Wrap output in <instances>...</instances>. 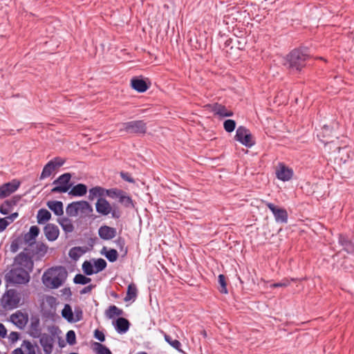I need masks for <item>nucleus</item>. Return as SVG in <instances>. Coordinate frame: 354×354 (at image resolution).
I'll return each mask as SVG.
<instances>
[{"label": "nucleus", "mask_w": 354, "mask_h": 354, "mask_svg": "<svg viewBox=\"0 0 354 354\" xmlns=\"http://www.w3.org/2000/svg\"><path fill=\"white\" fill-rule=\"evenodd\" d=\"M310 58L308 48L301 47L291 50L286 57L283 65L291 72H301Z\"/></svg>", "instance_id": "nucleus-1"}, {"label": "nucleus", "mask_w": 354, "mask_h": 354, "mask_svg": "<svg viewBox=\"0 0 354 354\" xmlns=\"http://www.w3.org/2000/svg\"><path fill=\"white\" fill-rule=\"evenodd\" d=\"M68 277L66 269L57 266L48 269L42 275L43 283L49 288L55 289L61 286Z\"/></svg>", "instance_id": "nucleus-2"}, {"label": "nucleus", "mask_w": 354, "mask_h": 354, "mask_svg": "<svg viewBox=\"0 0 354 354\" xmlns=\"http://www.w3.org/2000/svg\"><path fill=\"white\" fill-rule=\"evenodd\" d=\"M8 283L13 285L26 284L29 282L30 272L14 266L5 276Z\"/></svg>", "instance_id": "nucleus-3"}, {"label": "nucleus", "mask_w": 354, "mask_h": 354, "mask_svg": "<svg viewBox=\"0 0 354 354\" xmlns=\"http://www.w3.org/2000/svg\"><path fill=\"white\" fill-rule=\"evenodd\" d=\"M147 129V124L144 120H132L122 123L120 131L129 134L144 135Z\"/></svg>", "instance_id": "nucleus-4"}, {"label": "nucleus", "mask_w": 354, "mask_h": 354, "mask_svg": "<svg viewBox=\"0 0 354 354\" xmlns=\"http://www.w3.org/2000/svg\"><path fill=\"white\" fill-rule=\"evenodd\" d=\"M14 266L32 272L34 267L32 258L24 250L18 254L14 259Z\"/></svg>", "instance_id": "nucleus-5"}, {"label": "nucleus", "mask_w": 354, "mask_h": 354, "mask_svg": "<svg viewBox=\"0 0 354 354\" xmlns=\"http://www.w3.org/2000/svg\"><path fill=\"white\" fill-rule=\"evenodd\" d=\"M71 174L70 173H65L59 176L53 183V185H58L51 189L52 193H66L68 191L71 185L70 180Z\"/></svg>", "instance_id": "nucleus-6"}, {"label": "nucleus", "mask_w": 354, "mask_h": 354, "mask_svg": "<svg viewBox=\"0 0 354 354\" xmlns=\"http://www.w3.org/2000/svg\"><path fill=\"white\" fill-rule=\"evenodd\" d=\"M19 301L20 298L16 291L12 289L7 290L0 300L1 304L5 309L16 308Z\"/></svg>", "instance_id": "nucleus-7"}, {"label": "nucleus", "mask_w": 354, "mask_h": 354, "mask_svg": "<svg viewBox=\"0 0 354 354\" xmlns=\"http://www.w3.org/2000/svg\"><path fill=\"white\" fill-rule=\"evenodd\" d=\"M234 139L247 147H251L254 145L250 130L243 126L237 128Z\"/></svg>", "instance_id": "nucleus-8"}, {"label": "nucleus", "mask_w": 354, "mask_h": 354, "mask_svg": "<svg viewBox=\"0 0 354 354\" xmlns=\"http://www.w3.org/2000/svg\"><path fill=\"white\" fill-rule=\"evenodd\" d=\"M48 246L42 242H36L31 246L24 248V250L33 259L40 260L47 252Z\"/></svg>", "instance_id": "nucleus-9"}, {"label": "nucleus", "mask_w": 354, "mask_h": 354, "mask_svg": "<svg viewBox=\"0 0 354 354\" xmlns=\"http://www.w3.org/2000/svg\"><path fill=\"white\" fill-rule=\"evenodd\" d=\"M265 205L273 214L277 223H288V214L286 209L279 207L270 202H265Z\"/></svg>", "instance_id": "nucleus-10"}, {"label": "nucleus", "mask_w": 354, "mask_h": 354, "mask_svg": "<svg viewBox=\"0 0 354 354\" xmlns=\"http://www.w3.org/2000/svg\"><path fill=\"white\" fill-rule=\"evenodd\" d=\"M20 182L12 180L0 186V199L6 198L16 192L20 186Z\"/></svg>", "instance_id": "nucleus-11"}, {"label": "nucleus", "mask_w": 354, "mask_h": 354, "mask_svg": "<svg viewBox=\"0 0 354 354\" xmlns=\"http://www.w3.org/2000/svg\"><path fill=\"white\" fill-rule=\"evenodd\" d=\"M11 322L19 329H24L28 322V315L20 310H17L10 316Z\"/></svg>", "instance_id": "nucleus-12"}, {"label": "nucleus", "mask_w": 354, "mask_h": 354, "mask_svg": "<svg viewBox=\"0 0 354 354\" xmlns=\"http://www.w3.org/2000/svg\"><path fill=\"white\" fill-rule=\"evenodd\" d=\"M276 176L279 180L282 181H288L290 180L293 176V171L288 168L283 163H279L276 170Z\"/></svg>", "instance_id": "nucleus-13"}, {"label": "nucleus", "mask_w": 354, "mask_h": 354, "mask_svg": "<svg viewBox=\"0 0 354 354\" xmlns=\"http://www.w3.org/2000/svg\"><path fill=\"white\" fill-rule=\"evenodd\" d=\"M39 342L46 354H50L53 349L54 338L48 334L43 333L39 337Z\"/></svg>", "instance_id": "nucleus-14"}, {"label": "nucleus", "mask_w": 354, "mask_h": 354, "mask_svg": "<svg viewBox=\"0 0 354 354\" xmlns=\"http://www.w3.org/2000/svg\"><path fill=\"white\" fill-rule=\"evenodd\" d=\"M39 233V228L36 225H32L30 227L28 232L21 235L26 247L31 246V245L36 243V237L38 236Z\"/></svg>", "instance_id": "nucleus-15"}, {"label": "nucleus", "mask_w": 354, "mask_h": 354, "mask_svg": "<svg viewBox=\"0 0 354 354\" xmlns=\"http://www.w3.org/2000/svg\"><path fill=\"white\" fill-rule=\"evenodd\" d=\"M339 243L348 254L354 253V238H350L348 236L340 234L339 236Z\"/></svg>", "instance_id": "nucleus-16"}, {"label": "nucleus", "mask_w": 354, "mask_h": 354, "mask_svg": "<svg viewBox=\"0 0 354 354\" xmlns=\"http://www.w3.org/2000/svg\"><path fill=\"white\" fill-rule=\"evenodd\" d=\"M44 232L45 236L49 241H55L59 234V230L58 227L53 223H48L44 227Z\"/></svg>", "instance_id": "nucleus-17"}, {"label": "nucleus", "mask_w": 354, "mask_h": 354, "mask_svg": "<svg viewBox=\"0 0 354 354\" xmlns=\"http://www.w3.org/2000/svg\"><path fill=\"white\" fill-rule=\"evenodd\" d=\"M95 209L99 214L106 216L111 212V205L106 199L99 198L95 204Z\"/></svg>", "instance_id": "nucleus-18"}, {"label": "nucleus", "mask_w": 354, "mask_h": 354, "mask_svg": "<svg viewBox=\"0 0 354 354\" xmlns=\"http://www.w3.org/2000/svg\"><path fill=\"white\" fill-rule=\"evenodd\" d=\"M41 331L39 318L37 316H32L30 318L29 335L34 338H37L41 335Z\"/></svg>", "instance_id": "nucleus-19"}, {"label": "nucleus", "mask_w": 354, "mask_h": 354, "mask_svg": "<svg viewBox=\"0 0 354 354\" xmlns=\"http://www.w3.org/2000/svg\"><path fill=\"white\" fill-rule=\"evenodd\" d=\"M116 229L107 225L101 226L98 230L99 236L103 240H111L116 236Z\"/></svg>", "instance_id": "nucleus-20"}, {"label": "nucleus", "mask_w": 354, "mask_h": 354, "mask_svg": "<svg viewBox=\"0 0 354 354\" xmlns=\"http://www.w3.org/2000/svg\"><path fill=\"white\" fill-rule=\"evenodd\" d=\"M212 111L214 113V115H216L221 118L231 117L234 115V113L232 111L227 110L225 106L218 103L214 104L212 105Z\"/></svg>", "instance_id": "nucleus-21"}, {"label": "nucleus", "mask_w": 354, "mask_h": 354, "mask_svg": "<svg viewBox=\"0 0 354 354\" xmlns=\"http://www.w3.org/2000/svg\"><path fill=\"white\" fill-rule=\"evenodd\" d=\"M131 85L134 90L139 93H143L149 88L146 82L143 79L138 77L132 78L131 80Z\"/></svg>", "instance_id": "nucleus-22"}, {"label": "nucleus", "mask_w": 354, "mask_h": 354, "mask_svg": "<svg viewBox=\"0 0 354 354\" xmlns=\"http://www.w3.org/2000/svg\"><path fill=\"white\" fill-rule=\"evenodd\" d=\"M129 322L124 317H119L116 319L114 327L118 333H125L129 328Z\"/></svg>", "instance_id": "nucleus-23"}, {"label": "nucleus", "mask_w": 354, "mask_h": 354, "mask_svg": "<svg viewBox=\"0 0 354 354\" xmlns=\"http://www.w3.org/2000/svg\"><path fill=\"white\" fill-rule=\"evenodd\" d=\"M46 205L56 216H62L64 214L62 202L58 201H49L47 202Z\"/></svg>", "instance_id": "nucleus-24"}, {"label": "nucleus", "mask_w": 354, "mask_h": 354, "mask_svg": "<svg viewBox=\"0 0 354 354\" xmlns=\"http://www.w3.org/2000/svg\"><path fill=\"white\" fill-rule=\"evenodd\" d=\"M77 213L84 216L90 215L93 209L92 206L86 201H77Z\"/></svg>", "instance_id": "nucleus-25"}, {"label": "nucleus", "mask_w": 354, "mask_h": 354, "mask_svg": "<svg viewBox=\"0 0 354 354\" xmlns=\"http://www.w3.org/2000/svg\"><path fill=\"white\" fill-rule=\"evenodd\" d=\"M332 133L333 128L329 125L324 124L322 129V131L317 135V136L323 142H333V140H329L332 136Z\"/></svg>", "instance_id": "nucleus-26"}, {"label": "nucleus", "mask_w": 354, "mask_h": 354, "mask_svg": "<svg viewBox=\"0 0 354 354\" xmlns=\"http://www.w3.org/2000/svg\"><path fill=\"white\" fill-rule=\"evenodd\" d=\"M87 192V187L84 184L79 183L73 186L69 191L68 194L73 196H83Z\"/></svg>", "instance_id": "nucleus-27"}, {"label": "nucleus", "mask_w": 354, "mask_h": 354, "mask_svg": "<svg viewBox=\"0 0 354 354\" xmlns=\"http://www.w3.org/2000/svg\"><path fill=\"white\" fill-rule=\"evenodd\" d=\"M118 202L127 208H134V203L131 197L124 191H122V194L118 198Z\"/></svg>", "instance_id": "nucleus-28"}, {"label": "nucleus", "mask_w": 354, "mask_h": 354, "mask_svg": "<svg viewBox=\"0 0 354 354\" xmlns=\"http://www.w3.org/2000/svg\"><path fill=\"white\" fill-rule=\"evenodd\" d=\"M51 218L50 212L46 209L42 208L37 212V219L39 224H43Z\"/></svg>", "instance_id": "nucleus-29"}, {"label": "nucleus", "mask_w": 354, "mask_h": 354, "mask_svg": "<svg viewBox=\"0 0 354 354\" xmlns=\"http://www.w3.org/2000/svg\"><path fill=\"white\" fill-rule=\"evenodd\" d=\"M105 189L101 187L96 186L89 189L88 192V199L90 201L94 200L95 198H103L104 196Z\"/></svg>", "instance_id": "nucleus-30"}, {"label": "nucleus", "mask_w": 354, "mask_h": 354, "mask_svg": "<svg viewBox=\"0 0 354 354\" xmlns=\"http://www.w3.org/2000/svg\"><path fill=\"white\" fill-rule=\"evenodd\" d=\"M26 245L25 242H24V239L22 236H19L16 238H15L10 244V251L12 253H15L18 251V250L20 248H22L23 246Z\"/></svg>", "instance_id": "nucleus-31"}, {"label": "nucleus", "mask_w": 354, "mask_h": 354, "mask_svg": "<svg viewBox=\"0 0 354 354\" xmlns=\"http://www.w3.org/2000/svg\"><path fill=\"white\" fill-rule=\"evenodd\" d=\"M58 223L66 233L72 232L74 230V226L71 221L68 218H59Z\"/></svg>", "instance_id": "nucleus-32"}, {"label": "nucleus", "mask_w": 354, "mask_h": 354, "mask_svg": "<svg viewBox=\"0 0 354 354\" xmlns=\"http://www.w3.org/2000/svg\"><path fill=\"white\" fill-rule=\"evenodd\" d=\"M123 313L124 312L122 309L118 308L114 305L110 306L105 311V315L109 319H113L115 316H121Z\"/></svg>", "instance_id": "nucleus-33"}, {"label": "nucleus", "mask_w": 354, "mask_h": 354, "mask_svg": "<svg viewBox=\"0 0 354 354\" xmlns=\"http://www.w3.org/2000/svg\"><path fill=\"white\" fill-rule=\"evenodd\" d=\"M55 170L53 162H48L43 168L39 179L43 180L49 177Z\"/></svg>", "instance_id": "nucleus-34"}, {"label": "nucleus", "mask_w": 354, "mask_h": 354, "mask_svg": "<svg viewBox=\"0 0 354 354\" xmlns=\"http://www.w3.org/2000/svg\"><path fill=\"white\" fill-rule=\"evenodd\" d=\"M106 250V247H104L102 250V254H104L110 262H115L118 258V253L117 250L115 249H110L108 251L104 252Z\"/></svg>", "instance_id": "nucleus-35"}, {"label": "nucleus", "mask_w": 354, "mask_h": 354, "mask_svg": "<svg viewBox=\"0 0 354 354\" xmlns=\"http://www.w3.org/2000/svg\"><path fill=\"white\" fill-rule=\"evenodd\" d=\"M62 317L68 322H74V315L69 304H66L62 311Z\"/></svg>", "instance_id": "nucleus-36"}, {"label": "nucleus", "mask_w": 354, "mask_h": 354, "mask_svg": "<svg viewBox=\"0 0 354 354\" xmlns=\"http://www.w3.org/2000/svg\"><path fill=\"white\" fill-rule=\"evenodd\" d=\"M138 290L136 286L133 283H131L128 286L127 295L124 298L125 301H128L131 299H135L137 297Z\"/></svg>", "instance_id": "nucleus-37"}, {"label": "nucleus", "mask_w": 354, "mask_h": 354, "mask_svg": "<svg viewBox=\"0 0 354 354\" xmlns=\"http://www.w3.org/2000/svg\"><path fill=\"white\" fill-rule=\"evenodd\" d=\"M85 250L81 247H73L68 252L69 257L73 260H77L84 253Z\"/></svg>", "instance_id": "nucleus-38"}, {"label": "nucleus", "mask_w": 354, "mask_h": 354, "mask_svg": "<svg viewBox=\"0 0 354 354\" xmlns=\"http://www.w3.org/2000/svg\"><path fill=\"white\" fill-rule=\"evenodd\" d=\"M93 346L97 354H112L109 348L99 342H94Z\"/></svg>", "instance_id": "nucleus-39"}, {"label": "nucleus", "mask_w": 354, "mask_h": 354, "mask_svg": "<svg viewBox=\"0 0 354 354\" xmlns=\"http://www.w3.org/2000/svg\"><path fill=\"white\" fill-rule=\"evenodd\" d=\"M77 201L69 203L66 208V212L67 215L69 216H77Z\"/></svg>", "instance_id": "nucleus-40"}, {"label": "nucleus", "mask_w": 354, "mask_h": 354, "mask_svg": "<svg viewBox=\"0 0 354 354\" xmlns=\"http://www.w3.org/2000/svg\"><path fill=\"white\" fill-rule=\"evenodd\" d=\"M165 340L173 348L178 350V351H181L180 346L181 344L180 342L177 339H173L171 336L169 335L165 334L164 335Z\"/></svg>", "instance_id": "nucleus-41"}, {"label": "nucleus", "mask_w": 354, "mask_h": 354, "mask_svg": "<svg viewBox=\"0 0 354 354\" xmlns=\"http://www.w3.org/2000/svg\"><path fill=\"white\" fill-rule=\"evenodd\" d=\"M82 270L86 275H92L95 274V270L93 268V264L88 261H85L82 264Z\"/></svg>", "instance_id": "nucleus-42"}, {"label": "nucleus", "mask_w": 354, "mask_h": 354, "mask_svg": "<svg viewBox=\"0 0 354 354\" xmlns=\"http://www.w3.org/2000/svg\"><path fill=\"white\" fill-rule=\"evenodd\" d=\"M122 189H119L117 188H112L109 189H106L104 191V195L111 198H118L121 194H122Z\"/></svg>", "instance_id": "nucleus-43"}, {"label": "nucleus", "mask_w": 354, "mask_h": 354, "mask_svg": "<svg viewBox=\"0 0 354 354\" xmlns=\"http://www.w3.org/2000/svg\"><path fill=\"white\" fill-rule=\"evenodd\" d=\"M106 265L107 263L106 261L102 258L95 260L94 262V270H95V273H98L104 270L106 267Z\"/></svg>", "instance_id": "nucleus-44"}, {"label": "nucleus", "mask_w": 354, "mask_h": 354, "mask_svg": "<svg viewBox=\"0 0 354 354\" xmlns=\"http://www.w3.org/2000/svg\"><path fill=\"white\" fill-rule=\"evenodd\" d=\"M91 278L86 277L82 274H77L73 279V282L75 283L81 285H85L91 282Z\"/></svg>", "instance_id": "nucleus-45"}, {"label": "nucleus", "mask_w": 354, "mask_h": 354, "mask_svg": "<svg viewBox=\"0 0 354 354\" xmlns=\"http://www.w3.org/2000/svg\"><path fill=\"white\" fill-rule=\"evenodd\" d=\"M218 283L220 285L219 287V291L221 293L227 294V283L225 275L221 274L218 275Z\"/></svg>", "instance_id": "nucleus-46"}, {"label": "nucleus", "mask_w": 354, "mask_h": 354, "mask_svg": "<svg viewBox=\"0 0 354 354\" xmlns=\"http://www.w3.org/2000/svg\"><path fill=\"white\" fill-rule=\"evenodd\" d=\"M115 243L116 246L120 249V252H123V255L125 256L127 254V248H125V240L124 238L119 236Z\"/></svg>", "instance_id": "nucleus-47"}, {"label": "nucleus", "mask_w": 354, "mask_h": 354, "mask_svg": "<svg viewBox=\"0 0 354 354\" xmlns=\"http://www.w3.org/2000/svg\"><path fill=\"white\" fill-rule=\"evenodd\" d=\"M224 129L228 132H232L236 128V122L234 120L227 119L223 123Z\"/></svg>", "instance_id": "nucleus-48"}, {"label": "nucleus", "mask_w": 354, "mask_h": 354, "mask_svg": "<svg viewBox=\"0 0 354 354\" xmlns=\"http://www.w3.org/2000/svg\"><path fill=\"white\" fill-rule=\"evenodd\" d=\"M13 207V205H11L10 203L8 200H6L3 202V203L0 206V213L6 215L9 213L11 209Z\"/></svg>", "instance_id": "nucleus-49"}, {"label": "nucleus", "mask_w": 354, "mask_h": 354, "mask_svg": "<svg viewBox=\"0 0 354 354\" xmlns=\"http://www.w3.org/2000/svg\"><path fill=\"white\" fill-rule=\"evenodd\" d=\"M66 342L70 345H74L76 343V335L74 330H68L66 336Z\"/></svg>", "instance_id": "nucleus-50"}, {"label": "nucleus", "mask_w": 354, "mask_h": 354, "mask_svg": "<svg viewBox=\"0 0 354 354\" xmlns=\"http://www.w3.org/2000/svg\"><path fill=\"white\" fill-rule=\"evenodd\" d=\"M110 213L111 214V217L113 218H119L122 216V212L115 205L111 206V212Z\"/></svg>", "instance_id": "nucleus-51"}, {"label": "nucleus", "mask_w": 354, "mask_h": 354, "mask_svg": "<svg viewBox=\"0 0 354 354\" xmlns=\"http://www.w3.org/2000/svg\"><path fill=\"white\" fill-rule=\"evenodd\" d=\"M22 346H25L28 350V354H36L35 349L28 340H24Z\"/></svg>", "instance_id": "nucleus-52"}, {"label": "nucleus", "mask_w": 354, "mask_h": 354, "mask_svg": "<svg viewBox=\"0 0 354 354\" xmlns=\"http://www.w3.org/2000/svg\"><path fill=\"white\" fill-rule=\"evenodd\" d=\"M289 284H290V280H288L287 279H283L281 281L272 283L270 286L272 288H280V287H286Z\"/></svg>", "instance_id": "nucleus-53"}, {"label": "nucleus", "mask_w": 354, "mask_h": 354, "mask_svg": "<svg viewBox=\"0 0 354 354\" xmlns=\"http://www.w3.org/2000/svg\"><path fill=\"white\" fill-rule=\"evenodd\" d=\"M50 162H53L55 169H56L57 167L62 166L64 164L65 160L59 157H56L50 160Z\"/></svg>", "instance_id": "nucleus-54"}, {"label": "nucleus", "mask_w": 354, "mask_h": 354, "mask_svg": "<svg viewBox=\"0 0 354 354\" xmlns=\"http://www.w3.org/2000/svg\"><path fill=\"white\" fill-rule=\"evenodd\" d=\"M94 337L100 342L105 341V335L104 333L102 331L99 330L98 329H96L94 331Z\"/></svg>", "instance_id": "nucleus-55"}, {"label": "nucleus", "mask_w": 354, "mask_h": 354, "mask_svg": "<svg viewBox=\"0 0 354 354\" xmlns=\"http://www.w3.org/2000/svg\"><path fill=\"white\" fill-rule=\"evenodd\" d=\"M121 178L129 183H134V179L131 176V175L127 172L122 171L120 172Z\"/></svg>", "instance_id": "nucleus-56"}, {"label": "nucleus", "mask_w": 354, "mask_h": 354, "mask_svg": "<svg viewBox=\"0 0 354 354\" xmlns=\"http://www.w3.org/2000/svg\"><path fill=\"white\" fill-rule=\"evenodd\" d=\"M82 319V310L80 308L75 310L74 322L80 321Z\"/></svg>", "instance_id": "nucleus-57"}, {"label": "nucleus", "mask_w": 354, "mask_h": 354, "mask_svg": "<svg viewBox=\"0 0 354 354\" xmlns=\"http://www.w3.org/2000/svg\"><path fill=\"white\" fill-rule=\"evenodd\" d=\"M8 338L12 343H15L19 339V334L17 332H11Z\"/></svg>", "instance_id": "nucleus-58"}, {"label": "nucleus", "mask_w": 354, "mask_h": 354, "mask_svg": "<svg viewBox=\"0 0 354 354\" xmlns=\"http://www.w3.org/2000/svg\"><path fill=\"white\" fill-rule=\"evenodd\" d=\"M8 225L7 218H0V232L4 230Z\"/></svg>", "instance_id": "nucleus-59"}, {"label": "nucleus", "mask_w": 354, "mask_h": 354, "mask_svg": "<svg viewBox=\"0 0 354 354\" xmlns=\"http://www.w3.org/2000/svg\"><path fill=\"white\" fill-rule=\"evenodd\" d=\"M20 199V196H14L11 199H9L8 201L10 203L11 205H13L14 207L18 203Z\"/></svg>", "instance_id": "nucleus-60"}, {"label": "nucleus", "mask_w": 354, "mask_h": 354, "mask_svg": "<svg viewBox=\"0 0 354 354\" xmlns=\"http://www.w3.org/2000/svg\"><path fill=\"white\" fill-rule=\"evenodd\" d=\"M20 199V196H14L11 199H9L8 201L10 203L11 205H13L14 207L18 203Z\"/></svg>", "instance_id": "nucleus-61"}, {"label": "nucleus", "mask_w": 354, "mask_h": 354, "mask_svg": "<svg viewBox=\"0 0 354 354\" xmlns=\"http://www.w3.org/2000/svg\"><path fill=\"white\" fill-rule=\"evenodd\" d=\"M20 199V196H14L11 199H9L8 201L10 203L11 205H13L14 207L18 203Z\"/></svg>", "instance_id": "nucleus-62"}, {"label": "nucleus", "mask_w": 354, "mask_h": 354, "mask_svg": "<svg viewBox=\"0 0 354 354\" xmlns=\"http://www.w3.org/2000/svg\"><path fill=\"white\" fill-rule=\"evenodd\" d=\"M18 217V213L15 212L11 214L10 216L6 217L5 218H7V221L8 222V225L10 224L12 222L14 221L15 219H16Z\"/></svg>", "instance_id": "nucleus-63"}, {"label": "nucleus", "mask_w": 354, "mask_h": 354, "mask_svg": "<svg viewBox=\"0 0 354 354\" xmlns=\"http://www.w3.org/2000/svg\"><path fill=\"white\" fill-rule=\"evenodd\" d=\"M93 287H94L93 285H88V286L84 287V288H82L80 290V294L83 295V294H86L88 292H90L91 291V290L93 288Z\"/></svg>", "instance_id": "nucleus-64"}]
</instances>
